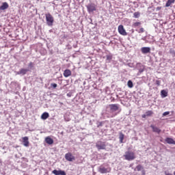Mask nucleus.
<instances>
[{
    "instance_id": "nucleus-10",
    "label": "nucleus",
    "mask_w": 175,
    "mask_h": 175,
    "mask_svg": "<svg viewBox=\"0 0 175 175\" xmlns=\"http://www.w3.org/2000/svg\"><path fill=\"white\" fill-rule=\"evenodd\" d=\"M22 139L23 146H25V147H29V141L28 137H23Z\"/></svg>"
},
{
    "instance_id": "nucleus-3",
    "label": "nucleus",
    "mask_w": 175,
    "mask_h": 175,
    "mask_svg": "<svg viewBox=\"0 0 175 175\" xmlns=\"http://www.w3.org/2000/svg\"><path fill=\"white\" fill-rule=\"evenodd\" d=\"M96 148L99 150H106V143L102 141H98L96 143Z\"/></svg>"
},
{
    "instance_id": "nucleus-23",
    "label": "nucleus",
    "mask_w": 175,
    "mask_h": 175,
    "mask_svg": "<svg viewBox=\"0 0 175 175\" xmlns=\"http://www.w3.org/2000/svg\"><path fill=\"white\" fill-rule=\"evenodd\" d=\"M127 85L129 88H133V82L131 80L128 81Z\"/></svg>"
},
{
    "instance_id": "nucleus-19",
    "label": "nucleus",
    "mask_w": 175,
    "mask_h": 175,
    "mask_svg": "<svg viewBox=\"0 0 175 175\" xmlns=\"http://www.w3.org/2000/svg\"><path fill=\"white\" fill-rule=\"evenodd\" d=\"M175 0H167L165 8H169V6H171L172 3H174Z\"/></svg>"
},
{
    "instance_id": "nucleus-31",
    "label": "nucleus",
    "mask_w": 175,
    "mask_h": 175,
    "mask_svg": "<svg viewBox=\"0 0 175 175\" xmlns=\"http://www.w3.org/2000/svg\"><path fill=\"white\" fill-rule=\"evenodd\" d=\"M51 87H52L53 88H55L56 87H57V83H51Z\"/></svg>"
},
{
    "instance_id": "nucleus-24",
    "label": "nucleus",
    "mask_w": 175,
    "mask_h": 175,
    "mask_svg": "<svg viewBox=\"0 0 175 175\" xmlns=\"http://www.w3.org/2000/svg\"><path fill=\"white\" fill-rule=\"evenodd\" d=\"M142 25V23L140 22H135L133 24V27L136 28V27H140Z\"/></svg>"
},
{
    "instance_id": "nucleus-8",
    "label": "nucleus",
    "mask_w": 175,
    "mask_h": 175,
    "mask_svg": "<svg viewBox=\"0 0 175 175\" xmlns=\"http://www.w3.org/2000/svg\"><path fill=\"white\" fill-rule=\"evenodd\" d=\"M111 111H117L120 109L118 104H111L109 105Z\"/></svg>"
},
{
    "instance_id": "nucleus-26",
    "label": "nucleus",
    "mask_w": 175,
    "mask_h": 175,
    "mask_svg": "<svg viewBox=\"0 0 175 175\" xmlns=\"http://www.w3.org/2000/svg\"><path fill=\"white\" fill-rule=\"evenodd\" d=\"M146 116L147 117H151V116H152V114H154V112L152 111H147L146 112Z\"/></svg>"
},
{
    "instance_id": "nucleus-27",
    "label": "nucleus",
    "mask_w": 175,
    "mask_h": 175,
    "mask_svg": "<svg viewBox=\"0 0 175 175\" xmlns=\"http://www.w3.org/2000/svg\"><path fill=\"white\" fill-rule=\"evenodd\" d=\"M138 70L139 73H143V72H144V66L141 65Z\"/></svg>"
},
{
    "instance_id": "nucleus-30",
    "label": "nucleus",
    "mask_w": 175,
    "mask_h": 175,
    "mask_svg": "<svg viewBox=\"0 0 175 175\" xmlns=\"http://www.w3.org/2000/svg\"><path fill=\"white\" fill-rule=\"evenodd\" d=\"M170 53L172 54V55H174V57H175V51L173 49H170Z\"/></svg>"
},
{
    "instance_id": "nucleus-35",
    "label": "nucleus",
    "mask_w": 175,
    "mask_h": 175,
    "mask_svg": "<svg viewBox=\"0 0 175 175\" xmlns=\"http://www.w3.org/2000/svg\"><path fill=\"white\" fill-rule=\"evenodd\" d=\"M142 175H146V170L144 169L142 170Z\"/></svg>"
},
{
    "instance_id": "nucleus-33",
    "label": "nucleus",
    "mask_w": 175,
    "mask_h": 175,
    "mask_svg": "<svg viewBox=\"0 0 175 175\" xmlns=\"http://www.w3.org/2000/svg\"><path fill=\"white\" fill-rule=\"evenodd\" d=\"M156 84H157V85H161V81L157 80L156 81Z\"/></svg>"
},
{
    "instance_id": "nucleus-18",
    "label": "nucleus",
    "mask_w": 175,
    "mask_h": 175,
    "mask_svg": "<svg viewBox=\"0 0 175 175\" xmlns=\"http://www.w3.org/2000/svg\"><path fill=\"white\" fill-rule=\"evenodd\" d=\"M49 117H50V115L47 112H44L41 116L42 120H47Z\"/></svg>"
},
{
    "instance_id": "nucleus-11",
    "label": "nucleus",
    "mask_w": 175,
    "mask_h": 175,
    "mask_svg": "<svg viewBox=\"0 0 175 175\" xmlns=\"http://www.w3.org/2000/svg\"><path fill=\"white\" fill-rule=\"evenodd\" d=\"M142 53L143 54H148L151 51V48L150 47H142L141 49Z\"/></svg>"
},
{
    "instance_id": "nucleus-34",
    "label": "nucleus",
    "mask_w": 175,
    "mask_h": 175,
    "mask_svg": "<svg viewBox=\"0 0 175 175\" xmlns=\"http://www.w3.org/2000/svg\"><path fill=\"white\" fill-rule=\"evenodd\" d=\"M33 66V64L32 63V62H31L29 64V68H32Z\"/></svg>"
},
{
    "instance_id": "nucleus-16",
    "label": "nucleus",
    "mask_w": 175,
    "mask_h": 175,
    "mask_svg": "<svg viewBox=\"0 0 175 175\" xmlns=\"http://www.w3.org/2000/svg\"><path fill=\"white\" fill-rule=\"evenodd\" d=\"M28 72V69L26 68H21L18 72L17 75H27V72Z\"/></svg>"
},
{
    "instance_id": "nucleus-15",
    "label": "nucleus",
    "mask_w": 175,
    "mask_h": 175,
    "mask_svg": "<svg viewBox=\"0 0 175 175\" xmlns=\"http://www.w3.org/2000/svg\"><path fill=\"white\" fill-rule=\"evenodd\" d=\"M150 128L152 129V132L155 133H161V129L154 125H150Z\"/></svg>"
},
{
    "instance_id": "nucleus-28",
    "label": "nucleus",
    "mask_w": 175,
    "mask_h": 175,
    "mask_svg": "<svg viewBox=\"0 0 175 175\" xmlns=\"http://www.w3.org/2000/svg\"><path fill=\"white\" fill-rule=\"evenodd\" d=\"M136 32H138V33H143L144 32V28L141 27L139 30L136 29Z\"/></svg>"
},
{
    "instance_id": "nucleus-5",
    "label": "nucleus",
    "mask_w": 175,
    "mask_h": 175,
    "mask_svg": "<svg viewBox=\"0 0 175 175\" xmlns=\"http://www.w3.org/2000/svg\"><path fill=\"white\" fill-rule=\"evenodd\" d=\"M118 31L120 35H122V36H126L128 35V33H126V31L122 25L118 26Z\"/></svg>"
},
{
    "instance_id": "nucleus-21",
    "label": "nucleus",
    "mask_w": 175,
    "mask_h": 175,
    "mask_svg": "<svg viewBox=\"0 0 175 175\" xmlns=\"http://www.w3.org/2000/svg\"><path fill=\"white\" fill-rule=\"evenodd\" d=\"M125 135L122 133H120L119 139H120V143H124V137Z\"/></svg>"
},
{
    "instance_id": "nucleus-1",
    "label": "nucleus",
    "mask_w": 175,
    "mask_h": 175,
    "mask_svg": "<svg viewBox=\"0 0 175 175\" xmlns=\"http://www.w3.org/2000/svg\"><path fill=\"white\" fill-rule=\"evenodd\" d=\"M45 17L47 25H49V27H53V24L54 23V17L53 15L48 13L45 14Z\"/></svg>"
},
{
    "instance_id": "nucleus-40",
    "label": "nucleus",
    "mask_w": 175,
    "mask_h": 175,
    "mask_svg": "<svg viewBox=\"0 0 175 175\" xmlns=\"http://www.w3.org/2000/svg\"><path fill=\"white\" fill-rule=\"evenodd\" d=\"M1 53H0V57H1Z\"/></svg>"
},
{
    "instance_id": "nucleus-22",
    "label": "nucleus",
    "mask_w": 175,
    "mask_h": 175,
    "mask_svg": "<svg viewBox=\"0 0 175 175\" xmlns=\"http://www.w3.org/2000/svg\"><path fill=\"white\" fill-rule=\"evenodd\" d=\"M143 169H144V167H143L142 165L139 164L135 167V170H137V172H140L143 170Z\"/></svg>"
},
{
    "instance_id": "nucleus-25",
    "label": "nucleus",
    "mask_w": 175,
    "mask_h": 175,
    "mask_svg": "<svg viewBox=\"0 0 175 175\" xmlns=\"http://www.w3.org/2000/svg\"><path fill=\"white\" fill-rule=\"evenodd\" d=\"M106 58H107V62H110V61H111V59H113V55H107L106 56Z\"/></svg>"
},
{
    "instance_id": "nucleus-2",
    "label": "nucleus",
    "mask_w": 175,
    "mask_h": 175,
    "mask_svg": "<svg viewBox=\"0 0 175 175\" xmlns=\"http://www.w3.org/2000/svg\"><path fill=\"white\" fill-rule=\"evenodd\" d=\"M124 157L126 161H133V159H136V156L135 155V152L127 151L124 154Z\"/></svg>"
},
{
    "instance_id": "nucleus-9",
    "label": "nucleus",
    "mask_w": 175,
    "mask_h": 175,
    "mask_svg": "<svg viewBox=\"0 0 175 175\" xmlns=\"http://www.w3.org/2000/svg\"><path fill=\"white\" fill-rule=\"evenodd\" d=\"M52 173L55 175H66V172H65V171L64 170H54Z\"/></svg>"
},
{
    "instance_id": "nucleus-13",
    "label": "nucleus",
    "mask_w": 175,
    "mask_h": 175,
    "mask_svg": "<svg viewBox=\"0 0 175 175\" xmlns=\"http://www.w3.org/2000/svg\"><path fill=\"white\" fill-rule=\"evenodd\" d=\"M63 75L64 77H69L70 76H72V71L69 69H66L64 71Z\"/></svg>"
},
{
    "instance_id": "nucleus-38",
    "label": "nucleus",
    "mask_w": 175,
    "mask_h": 175,
    "mask_svg": "<svg viewBox=\"0 0 175 175\" xmlns=\"http://www.w3.org/2000/svg\"><path fill=\"white\" fill-rule=\"evenodd\" d=\"M157 10H161V7L160 8H157Z\"/></svg>"
},
{
    "instance_id": "nucleus-12",
    "label": "nucleus",
    "mask_w": 175,
    "mask_h": 175,
    "mask_svg": "<svg viewBox=\"0 0 175 175\" xmlns=\"http://www.w3.org/2000/svg\"><path fill=\"white\" fill-rule=\"evenodd\" d=\"M45 142L46 144H54V139L53 138L50 137V136H48L45 138Z\"/></svg>"
},
{
    "instance_id": "nucleus-17",
    "label": "nucleus",
    "mask_w": 175,
    "mask_h": 175,
    "mask_svg": "<svg viewBox=\"0 0 175 175\" xmlns=\"http://www.w3.org/2000/svg\"><path fill=\"white\" fill-rule=\"evenodd\" d=\"M165 142H166V143H167V144H174L175 145V141H174V139H173V138L167 137L165 139Z\"/></svg>"
},
{
    "instance_id": "nucleus-20",
    "label": "nucleus",
    "mask_w": 175,
    "mask_h": 175,
    "mask_svg": "<svg viewBox=\"0 0 175 175\" xmlns=\"http://www.w3.org/2000/svg\"><path fill=\"white\" fill-rule=\"evenodd\" d=\"M161 98H166V96H167V92H166L165 90H163L161 91Z\"/></svg>"
},
{
    "instance_id": "nucleus-6",
    "label": "nucleus",
    "mask_w": 175,
    "mask_h": 175,
    "mask_svg": "<svg viewBox=\"0 0 175 175\" xmlns=\"http://www.w3.org/2000/svg\"><path fill=\"white\" fill-rule=\"evenodd\" d=\"M86 8L89 13H92V12H95L96 10V5L94 3L88 5Z\"/></svg>"
},
{
    "instance_id": "nucleus-14",
    "label": "nucleus",
    "mask_w": 175,
    "mask_h": 175,
    "mask_svg": "<svg viewBox=\"0 0 175 175\" xmlns=\"http://www.w3.org/2000/svg\"><path fill=\"white\" fill-rule=\"evenodd\" d=\"M9 8V4L6 2L2 3L0 6V10H6V9Z\"/></svg>"
},
{
    "instance_id": "nucleus-4",
    "label": "nucleus",
    "mask_w": 175,
    "mask_h": 175,
    "mask_svg": "<svg viewBox=\"0 0 175 175\" xmlns=\"http://www.w3.org/2000/svg\"><path fill=\"white\" fill-rule=\"evenodd\" d=\"M65 159L68 162H73L76 161V157L72 154V152H68L65 154Z\"/></svg>"
},
{
    "instance_id": "nucleus-39",
    "label": "nucleus",
    "mask_w": 175,
    "mask_h": 175,
    "mask_svg": "<svg viewBox=\"0 0 175 175\" xmlns=\"http://www.w3.org/2000/svg\"><path fill=\"white\" fill-rule=\"evenodd\" d=\"M174 175H175V171L174 172Z\"/></svg>"
},
{
    "instance_id": "nucleus-29",
    "label": "nucleus",
    "mask_w": 175,
    "mask_h": 175,
    "mask_svg": "<svg viewBox=\"0 0 175 175\" xmlns=\"http://www.w3.org/2000/svg\"><path fill=\"white\" fill-rule=\"evenodd\" d=\"M133 16H134L135 18H139V17L140 16V13L139 12H135L133 14Z\"/></svg>"
},
{
    "instance_id": "nucleus-37",
    "label": "nucleus",
    "mask_w": 175,
    "mask_h": 175,
    "mask_svg": "<svg viewBox=\"0 0 175 175\" xmlns=\"http://www.w3.org/2000/svg\"><path fill=\"white\" fill-rule=\"evenodd\" d=\"M165 175H172V174H169V173L167 174V172H165Z\"/></svg>"
},
{
    "instance_id": "nucleus-32",
    "label": "nucleus",
    "mask_w": 175,
    "mask_h": 175,
    "mask_svg": "<svg viewBox=\"0 0 175 175\" xmlns=\"http://www.w3.org/2000/svg\"><path fill=\"white\" fill-rule=\"evenodd\" d=\"M169 114H170V112H169V111H165V112H164L163 113V116H169Z\"/></svg>"
},
{
    "instance_id": "nucleus-36",
    "label": "nucleus",
    "mask_w": 175,
    "mask_h": 175,
    "mask_svg": "<svg viewBox=\"0 0 175 175\" xmlns=\"http://www.w3.org/2000/svg\"><path fill=\"white\" fill-rule=\"evenodd\" d=\"M142 118H146L147 117V115L145 113V114H143L142 116Z\"/></svg>"
},
{
    "instance_id": "nucleus-7",
    "label": "nucleus",
    "mask_w": 175,
    "mask_h": 175,
    "mask_svg": "<svg viewBox=\"0 0 175 175\" xmlns=\"http://www.w3.org/2000/svg\"><path fill=\"white\" fill-rule=\"evenodd\" d=\"M98 172L102 174H105V173H109L110 168H106L103 166H100V167L98 168Z\"/></svg>"
}]
</instances>
